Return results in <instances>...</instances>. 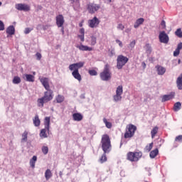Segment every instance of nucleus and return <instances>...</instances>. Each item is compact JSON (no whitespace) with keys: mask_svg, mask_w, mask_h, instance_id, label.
<instances>
[{"mask_svg":"<svg viewBox=\"0 0 182 182\" xmlns=\"http://www.w3.org/2000/svg\"><path fill=\"white\" fill-rule=\"evenodd\" d=\"M20 82H21V77H19L18 76H16L14 77L13 83L14 85H19Z\"/></svg>","mask_w":182,"mask_h":182,"instance_id":"nucleus-33","label":"nucleus"},{"mask_svg":"<svg viewBox=\"0 0 182 182\" xmlns=\"http://www.w3.org/2000/svg\"><path fill=\"white\" fill-rule=\"evenodd\" d=\"M100 9V5L90 3L87 5V11L89 14H95V12H97Z\"/></svg>","mask_w":182,"mask_h":182,"instance_id":"nucleus-12","label":"nucleus"},{"mask_svg":"<svg viewBox=\"0 0 182 182\" xmlns=\"http://www.w3.org/2000/svg\"><path fill=\"white\" fill-rule=\"evenodd\" d=\"M36 56L37 58V60H41V59H42V54L40 53H36Z\"/></svg>","mask_w":182,"mask_h":182,"instance_id":"nucleus-49","label":"nucleus"},{"mask_svg":"<svg viewBox=\"0 0 182 182\" xmlns=\"http://www.w3.org/2000/svg\"><path fill=\"white\" fill-rule=\"evenodd\" d=\"M5 30V24L4 23V21L0 20V31Z\"/></svg>","mask_w":182,"mask_h":182,"instance_id":"nucleus-42","label":"nucleus"},{"mask_svg":"<svg viewBox=\"0 0 182 182\" xmlns=\"http://www.w3.org/2000/svg\"><path fill=\"white\" fill-rule=\"evenodd\" d=\"M129 62V58L119 55L117 58V68L120 70V69H123V66L126 65Z\"/></svg>","mask_w":182,"mask_h":182,"instance_id":"nucleus-6","label":"nucleus"},{"mask_svg":"<svg viewBox=\"0 0 182 182\" xmlns=\"http://www.w3.org/2000/svg\"><path fill=\"white\" fill-rule=\"evenodd\" d=\"M176 49H178V50H181V49H182V43H180L178 44Z\"/></svg>","mask_w":182,"mask_h":182,"instance_id":"nucleus-51","label":"nucleus"},{"mask_svg":"<svg viewBox=\"0 0 182 182\" xmlns=\"http://www.w3.org/2000/svg\"><path fill=\"white\" fill-rule=\"evenodd\" d=\"M100 78L104 82H107L112 79V73H110V65L106 64L104 70L100 74Z\"/></svg>","mask_w":182,"mask_h":182,"instance_id":"nucleus-4","label":"nucleus"},{"mask_svg":"<svg viewBox=\"0 0 182 182\" xmlns=\"http://www.w3.org/2000/svg\"><path fill=\"white\" fill-rule=\"evenodd\" d=\"M159 39L161 43H165L166 45H167L170 41L168 35L166 33V31H164L159 32Z\"/></svg>","mask_w":182,"mask_h":182,"instance_id":"nucleus-10","label":"nucleus"},{"mask_svg":"<svg viewBox=\"0 0 182 182\" xmlns=\"http://www.w3.org/2000/svg\"><path fill=\"white\" fill-rule=\"evenodd\" d=\"M39 80L41 83L43 85V87L46 89V92H52L50 89V85H49V78L48 77H40Z\"/></svg>","mask_w":182,"mask_h":182,"instance_id":"nucleus-11","label":"nucleus"},{"mask_svg":"<svg viewBox=\"0 0 182 182\" xmlns=\"http://www.w3.org/2000/svg\"><path fill=\"white\" fill-rule=\"evenodd\" d=\"M42 152L46 155L48 153H49V148L48 146H43L41 149Z\"/></svg>","mask_w":182,"mask_h":182,"instance_id":"nucleus-38","label":"nucleus"},{"mask_svg":"<svg viewBox=\"0 0 182 182\" xmlns=\"http://www.w3.org/2000/svg\"><path fill=\"white\" fill-rule=\"evenodd\" d=\"M80 0H70L71 4H76V5H79V2Z\"/></svg>","mask_w":182,"mask_h":182,"instance_id":"nucleus-50","label":"nucleus"},{"mask_svg":"<svg viewBox=\"0 0 182 182\" xmlns=\"http://www.w3.org/2000/svg\"><path fill=\"white\" fill-rule=\"evenodd\" d=\"M16 9H17V11L28 12V11H31V6L26 4H16Z\"/></svg>","mask_w":182,"mask_h":182,"instance_id":"nucleus-13","label":"nucleus"},{"mask_svg":"<svg viewBox=\"0 0 182 182\" xmlns=\"http://www.w3.org/2000/svg\"><path fill=\"white\" fill-rule=\"evenodd\" d=\"M79 26L80 28H82V26H83V21L79 23Z\"/></svg>","mask_w":182,"mask_h":182,"instance_id":"nucleus-55","label":"nucleus"},{"mask_svg":"<svg viewBox=\"0 0 182 182\" xmlns=\"http://www.w3.org/2000/svg\"><path fill=\"white\" fill-rule=\"evenodd\" d=\"M115 42H116V43H118L119 46L120 48H123V43H122L120 40L117 39V40L115 41Z\"/></svg>","mask_w":182,"mask_h":182,"instance_id":"nucleus-46","label":"nucleus"},{"mask_svg":"<svg viewBox=\"0 0 182 182\" xmlns=\"http://www.w3.org/2000/svg\"><path fill=\"white\" fill-rule=\"evenodd\" d=\"M142 156L143 153H141V151L129 152L127 154V159L129 160V161H139Z\"/></svg>","mask_w":182,"mask_h":182,"instance_id":"nucleus-7","label":"nucleus"},{"mask_svg":"<svg viewBox=\"0 0 182 182\" xmlns=\"http://www.w3.org/2000/svg\"><path fill=\"white\" fill-rule=\"evenodd\" d=\"M31 32H32V28H25L24 33L26 35H28V33H31Z\"/></svg>","mask_w":182,"mask_h":182,"instance_id":"nucleus-44","label":"nucleus"},{"mask_svg":"<svg viewBox=\"0 0 182 182\" xmlns=\"http://www.w3.org/2000/svg\"><path fill=\"white\" fill-rule=\"evenodd\" d=\"M97 40V38H96V36H91V45H92V46H95V45H96Z\"/></svg>","mask_w":182,"mask_h":182,"instance_id":"nucleus-36","label":"nucleus"},{"mask_svg":"<svg viewBox=\"0 0 182 182\" xmlns=\"http://www.w3.org/2000/svg\"><path fill=\"white\" fill-rule=\"evenodd\" d=\"M33 123L35 127H39L41 126V119H39L38 115H36L35 117L33 119Z\"/></svg>","mask_w":182,"mask_h":182,"instance_id":"nucleus-24","label":"nucleus"},{"mask_svg":"<svg viewBox=\"0 0 182 182\" xmlns=\"http://www.w3.org/2000/svg\"><path fill=\"white\" fill-rule=\"evenodd\" d=\"M55 21L58 28H62V26H63V23H65V18L63 17V15L60 14L57 16Z\"/></svg>","mask_w":182,"mask_h":182,"instance_id":"nucleus-15","label":"nucleus"},{"mask_svg":"<svg viewBox=\"0 0 182 182\" xmlns=\"http://www.w3.org/2000/svg\"><path fill=\"white\" fill-rule=\"evenodd\" d=\"M117 29H119V31H123L124 29V25H123L122 23H119L117 26Z\"/></svg>","mask_w":182,"mask_h":182,"instance_id":"nucleus-43","label":"nucleus"},{"mask_svg":"<svg viewBox=\"0 0 182 182\" xmlns=\"http://www.w3.org/2000/svg\"><path fill=\"white\" fill-rule=\"evenodd\" d=\"M52 176H53L52 173V171H50V169H47L45 172L46 180L48 181V180H49L52 177Z\"/></svg>","mask_w":182,"mask_h":182,"instance_id":"nucleus-27","label":"nucleus"},{"mask_svg":"<svg viewBox=\"0 0 182 182\" xmlns=\"http://www.w3.org/2000/svg\"><path fill=\"white\" fill-rule=\"evenodd\" d=\"M144 22V18H138L134 23V28H135V29H137V28H139L140 25H143Z\"/></svg>","mask_w":182,"mask_h":182,"instance_id":"nucleus-25","label":"nucleus"},{"mask_svg":"<svg viewBox=\"0 0 182 182\" xmlns=\"http://www.w3.org/2000/svg\"><path fill=\"white\" fill-rule=\"evenodd\" d=\"M44 129H42L40 132L39 136L41 139H48V134L49 133V129H50V117H46L44 119Z\"/></svg>","mask_w":182,"mask_h":182,"instance_id":"nucleus-3","label":"nucleus"},{"mask_svg":"<svg viewBox=\"0 0 182 182\" xmlns=\"http://www.w3.org/2000/svg\"><path fill=\"white\" fill-rule=\"evenodd\" d=\"M157 133H159V127H155L151 131V139H154V137H156V134Z\"/></svg>","mask_w":182,"mask_h":182,"instance_id":"nucleus-28","label":"nucleus"},{"mask_svg":"<svg viewBox=\"0 0 182 182\" xmlns=\"http://www.w3.org/2000/svg\"><path fill=\"white\" fill-rule=\"evenodd\" d=\"M134 46H136V41L134 40L129 43L128 48H129V49H133Z\"/></svg>","mask_w":182,"mask_h":182,"instance_id":"nucleus-41","label":"nucleus"},{"mask_svg":"<svg viewBox=\"0 0 182 182\" xmlns=\"http://www.w3.org/2000/svg\"><path fill=\"white\" fill-rule=\"evenodd\" d=\"M181 109V102H177L173 105V110L174 112H178Z\"/></svg>","mask_w":182,"mask_h":182,"instance_id":"nucleus-30","label":"nucleus"},{"mask_svg":"<svg viewBox=\"0 0 182 182\" xmlns=\"http://www.w3.org/2000/svg\"><path fill=\"white\" fill-rule=\"evenodd\" d=\"M65 100V97L63 95H58L56 97V102L57 103H62Z\"/></svg>","mask_w":182,"mask_h":182,"instance_id":"nucleus-32","label":"nucleus"},{"mask_svg":"<svg viewBox=\"0 0 182 182\" xmlns=\"http://www.w3.org/2000/svg\"><path fill=\"white\" fill-rule=\"evenodd\" d=\"M180 55V50H178V48H176L174 51H173V56L177 57Z\"/></svg>","mask_w":182,"mask_h":182,"instance_id":"nucleus-45","label":"nucleus"},{"mask_svg":"<svg viewBox=\"0 0 182 182\" xmlns=\"http://www.w3.org/2000/svg\"><path fill=\"white\" fill-rule=\"evenodd\" d=\"M108 1V4H110L111 2H113V1L114 0H107Z\"/></svg>","mask_w":182,"mask_h":182,"instance_id":"nucleus-57","label":"nucleus"},{"mask_svg":"<svg viewBox=\"0 0 182 182\" xmlns=\"http://www.w3.org/2000/svg\"><path fill=\"white\" fill-rule=\"evenodd\" d=\"M36 160H38V157L36 156H33V158L30 160V165L32 168H35V164L36 163Z\"/></svg>","mask_w":182,"mask_h":182,"instance_id":"nucleus-29","label":"nucleus"},{"mask_svg":"<svg viewBox=\"0 0 182 182\" xmlns=\"http://www.w3.org/2000/svg\"><path fill=\"white\" fill-rule=\"evenodd\" d=\"M71 72L74 79H76L78 82H82V75L79 73V70H73Z\"/></svg>","mask_w":182,"mask_h":182,"instance_id":"nucleus-16","label":"nucleus"},{"mask_svg":"<svg viewBox=\"0 0 182 182\" xmlns=\"http://www.w3.org/2000/svg\"><path fill=\"white\" fill-rule=\"evenodd\" d=\"M77 37L80 39L81 42H85V35L80 34Z\"/></svg>","mask_w":182,"mask_h":182,"instance_id":"nucleus-48","label":"nucleus"},{"mask_svg":"<svg viewBox=\"0 0 182 182\" xmlns=\"http://www.w3.org/2000/svg\"><path fill=\"white\" fill-rule=\"evenodd\" d=\"M23 79L26 80V82H35V76L31 74H23Z\"/></svg>","mask_w":182,"mask_h":182,"instance_id":"nucleus-19","label":"nucleus"},{"mask_svg":"<svg viewBox=\"0 0 182 182\" xmlns=\"http://www.w3.org/2000/svg\"><path fill=\"white\" fill-rule=\"evenodd\" d=\"M103 122L105 123L106 127H107V129H112V122H107V119L106 118L103 119Z\"/></svg>","mask_w":182,"mask_h":182,"instance_id":"nucleus-34","label":"nucleus"},{"mask_svg":"<svg viewBox=\"0 0 182 182\" xmlns=\"http://www.w3.org/2000/svg\"><path fill=\"white\" fill-rule=\"evenodd\" d=\"M2 6V2L0 1V6Z\"/></svg>","mask_w":182,"mask_h":182,"instance_id":"nucleus-59","label":"nucleus"},{"mask_svg":"<svg viewBox=\"0 0 182 182\" xmlns=\"http://www.w3.org/2000/svg\"><path fill=\"white\" fill-rule=\"evenodd\" d=\"M136 130H137V127L133 124L127 126L126 132L124 135V139H131V137H133L134 133H136Z\"/></svg>","mask_w":182,"mask_h":182,"instance_id":"nucleus-5","label":"nucleus"},{"mask_svg":"<svg viewBox=\"0 0 182 182\" xmlns=\"http://www.w3.org/2000/svg\"><path fill=\"white\" fill-rule=\"evenodd\" d=\"M142 66H143L144 69H146V63L143 62Z\"/></svg>","mask_w":182,"mask_h":182,"instance_id":"nucleus-56","label":"nucleus"},{"mask_svg":"<svg viewBox=\"0 0 182 182\" xmlns=\"http://www.w3.org/2000/svg\"><path fill=\"white\" fill-rule=\"evenodd\" d=\"M161 26H164V28H166V21L163 20L161 23Z\"/></svg>","mask_w":182,"mask_h":182,"instance_id":"nucleus-53","label":"nucleus"},{"mask_svg":"<svg viewBox=\"0 0 182 182\" xmlns=\"http://www.w3.org/2000/svg\"><path fill=\"white\" fill-rule=\"evenodd\" d=\"M157 154H159V149H156L150 152L149 156H150L151 159H154V158H156Z\"/></svg>","mask_w":182,"mask_h":182,"instance_id":"nucleus-31","label":"nucleus"},{"mask_svg":"<svg viewBox=\"0 0 182 182\" xmlns=\"http://www.w3.org/2000/svg\"><path fill=\"white\" fill-rule=\"evenodd\" d=\"M73 119L74 122H82L83 120V115L79 112L73 114Z\"/></svg>","mask_w":182,"mask_h":182,"instance_id":"nucleus-20","label":"nucleus"},{"mask_svg":"<svg viewBox=\"0 0 182 182\" xmlns=\"http://www.w3.org/2000/svg\"><path fill=\"white\" fill-rule=\"evenodd\" d=\"M52 99H53V91L45 92L44 95L37 100L38 107H41L42 109V107L45 106V103L50 102Z\"/></svg>","mask_w":182,"mask_h":182,"instance_id":"nucleus-1","label":"nucleus"},{"mask_svg":"<svg viewBox=\"0 0 182 182\" xmlns=\"http://www.w3.org/2000/svg\"><path fill=\"white\" fill-rule=\"evenodd\" d=\"M6 32L7 33V38H9L10 36L15 35V27L14 26H9Z\"/></svg>","mask_w":182,"mask_h":182,"instance_id":"nucleus-22","label":"nucleus"},{"mask_svg":"<svg viewBox=\"0 0 182 182\" xmlns=\"http://www.w3.org/2000/svg\"><path fill=\"white\" fill-rule=\"evenodd\" d=\"M175 35L178 36V38H182L181 28H178L175 32Z\"/></svg>","mask_w":182,"mask_h":182,"instance_id":"nucleus-37","label":"nucleus"},{"mask_svg":"<svg viewBox=\"0 0 182 182\" xmlns=\"http://www.w3.org/2000/svg\"><path fill=\"white\" fill-rule=\"evenodd\" d=\"M123 95V86L119 85L117 87L116 94L113 95V100L116 103L122 101V95Z\"/></svg>","mask_w":182,"mask_h":182,"instance_id":"nucleus-8","label":"nucleus"},{"mask_svg":"<svg viewBox=\"0 0 182 182\" xmlns=\"http://www.w3.org/2000/svg\"><path fill=\"white\" fill-rule=\"evenodd\" d=\"M39 28H41V25L37 26V29H39Z\"/></svg>","mask_w":182,"mask_h":182,"instance_id":"nucleus-58","label":"nucleus"},{"mask_svg":"<svg viewBox=\"0 0 182 182\" xmlns=\"http://www.w3.org/2000/svg\"><path fill=\"white\" fill-rule=\"evenodd\" d=\"M84 65V62H79L70 65L68 69L70 70H79V69H80V68H83Z\"/></svg>","mask_w":182,"mask_h":182,"instance_id":"nucleus-14","label":"nucleus"},{"mask_svg":"<svg viewBox=\"0 0 182 182\" xmlns=\"http://www.w3.org/2000/svg\"><path fill=\"white\" fill-rule=\"evenodd\" d=\"M155 68L158 75L163 76L166 73V68L161 65H156Z\"/></svg>","mask_w":182,"mask_h":182,"instance_id":"nucleus-21","label":"nucleus"},{"mask_svg":"<svg viewBox=\"0 0 182 182\" xmlns=\"http://www.w3.org/2000/svg\"><path fill=\"white\" fill-rule=\"evenodd\" d=\"M175 140L176 141H180V143H182V135L176 136Z\"/></svg>","mask_w":182,"mask_h":182,"instance_id":"nucleus-47","label":"nucleus"},{"mask_svg":"<svg viewBox=\"0 0 182 182\" xmlns=\"http://www.w3.org/2000/svg\"><path fill=\"white\" fill-rule=\"evenodd\" d=\"M28 131H24L21 135V143H26L28 141Z\"/></svg>","mask_w":182,"mask_h":182,"instance_id":"nucleus-26","label":"nucleus"},{"mask_svg":"<svg viewBox=\"0 0 182 182\" xmlns=\"http://www.w3.org/2000/svg\"><path fill=\"white\" fill-rule=\"evenodd\" d=\"M61 32L63 35H65V28L63 26L61 27Z\"/></svg>","mask_w":182,"mask_h":182,"instance_id":"nucleus-54","label":"nucleus"},{"mask_svg":"<svg viewBox=\"0 0 182 182\" xmlns=\"http://www.w3.org/2000/svg\"><path fill=\"white\" fill-rule=\"evenodd\" d=\"M76 48L79 49L80 50L85 51V52H92L93 50V48L91 47H89L87 46H83V44L77 45Z\"/></svg>","mask_w":182,"mask_h":182,"instance_id":"nucleus-17","label":"nucleus"},{"mask_svg":"<svg viewBox=\"0 0 182 182\" xmlns=\"http://www.w3.org/2000/svg\"><path fill=\"white\" fill-rule=\"evenodd\" d=\"M176 86L178 90H182V73L176 79Z\"/></svg>","mask_w":182,"mask_h":182,"instance_id":"nucleus-23","label":"nucleus"},{"mask_svg":"<svg viewBox=\"0 0 182 182\" xmlns=\"http://www.w3.org/2000/svg\"><path fill=\"white\" fill-rule=\"evenodd\" d=\"M102 149L104 153H110L112 151V143L109 135H103L101 140Z\"/></svg>","mask_w":182,"mask_h":182,"instance_id":"nucleus-2","label":"nucleus"},{"mask_svg":"<svg viewBox=\"0 0 182 182\" xmlns=\"http://www.w3.org/2000/svg\"><path fill=\"white\" fill-rule=\"evenodd\" d=\"M174 96H176V92H171L168 95H165L162 97V102H168V100H171V99H174Z\"/></svg>","mask_w":182,"mask_h":182,"instance_id":"nucleus-18","label":"nucleus"},{"mask_svg":"<svg viewBox=\"0 0 182 182\" xmlns=\"http://www.w3.org/2000/svg\"><path fill=\"white\" fill-rule=\"evenodd\" d=\"M79 32L80 35H85V29L83 28H80Z\"/></svg>","mask_w":182,"mask_h":182,"instance_id":"nucleus-52","label":"nucleus"},{"mask_svg":"<svg viewBox=\"0 0 182 182\" xmlns=\"http://www.w3.org/2000/svg\"><path fill=\"white\" fill-rule=\"evenodd\" d=\"M153 149V143L149 144L145 147L146 151H150Z\"/></svg>","mask_w":182,"mask_h":182,"instance_id":"nucleus-40","label":"nucleus"},{"mask_svg":"<svg viewBox=\"0 0 182 182\" xmlns=\"http://www.w3.org/2000/svg\"><path fill=\"white\" fill-rule=\"evenodd\" d=\"M60 176H62V171L60 172Z\"/></svg>","mask_w":182,"mask_h":182,"instance_id":"nucleus-60","label":"nucleus"},{"mask_svg":"<svg viewBox=\"0 0 182 182\" xmlns=\"http://www.w3.org/2000/svg\"><path fill=\"white\" fill-rule=\"evenodd\" d=\"M178 63H180V60H178Z\"/></svg>","mask_w":182,"mask_h":182,"instance_id":"nucleus-61","label":"nucleus"},{"mask_svg":"<svg viewBox=\"0 0 182 182\" xmlns=\"http://www.w3.org/2000/svg\"><path fill=\"white\" fill-rule=\"evenodd\" d=\"M106 154L107 153L104 152V154H102V156L100 159V163H105V161H107V157L106 156Z\"/></svg>","mask_w":182,"mask_h":182,"instance_id":"nucleus-35","label":"nucleus"},{"mask_svg":"<svg viewBox=\"0 0 182 182\" xmlns=\"http://www.w3.org/2000/svg\"><path fill=\"white\" fill-rule=\"evenodd\" d=\"M100 24V20L95 16L92 19L88 20V26L92 29L96 28H99V25Z\"/></svg>","mask_w":182,"mask_h":182,"instance_id":"nucleus-9","label":"nucleus"},{"mask_svg":"<svg viewBox=\"0 0 182 182\" xmlns=\"http://www.w3.org/2000/svg\"><path fill=\"white\" fill-rule=\"evenodd\" d=\"M88 73L90 76H97V72L95 70H90Z\"/></svg>","mask_w":182,"mask_h":182,"instance_id":"nucleus-39","label":"nucleus"}]
</instances>
